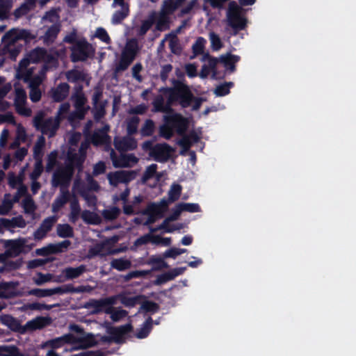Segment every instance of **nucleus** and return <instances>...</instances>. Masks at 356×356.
Segmentation results:
<instances>
[{
  "instance_id": "obj_1",
  "label": "nucleus",
  "mask_w": 356,
  "mask_h": 356,
  "mask_svg": "<svg viewBox=\"0 0 356 356\" xmlns=\"http://www.w3.org/2000/svg\"><path fill=\"white\" fill-rule=\"evenodd\" d=\"M65 344L72 346V350L86 349L97 344L94 335L91 333L84 334L81 337H76L71 333L64 334L45 341L42 343L40 347L42 349L52 348L56 349L63 347Z\"/></svg>"
},
{
  "instance_id": "obj_2",
  "label": "nucleus",
  "mask_w": 356,
  "mask_h": 356,
  "mask_svg": "<svg viewBox=\"0 0 356 356\" xmlns=\"http://www.w3.org/2000/svg\"><path fill=\"white\" fill-rule=\"evenodd\" d=\"M140 50L136 39L128 40L122 49L119 60L113 70L115 76L128 69Z\"/></svg>"
},
{
  "instance_id": "obj_3",
  "label": "nucleus",
  "mask_w": 356,
  "mask_h": 356,
  "mask_svg": "<svg viewBox=\"0 0 356 356\" xmlns=\"http://www.w3.org/2000/svg\"><path fill=\"white\" fill-rule=\"evenodd\" d=\"M81 139V134L78 132L69 134V149L67 157L69 161L76 166H81L86 158V151L88 147V143H82L79 147L77 144Z\"/></svg>"
},
{
  "instance_id": "obj_4",
  "label": "nucleus",
  "mask_w": 356,
  "mask_h": 356,
  "mask_svg": "<svg viewBox=\"0 0 356 356\" xmlns=\"http://www.w3.org/2000/svg\"><path fill=\"white\" fill-rule=\"evenodd\" d=\"M163 91L169 95V102H178L183 108L190 106L193 95L188 86L180 81H175L174 87L171 88H165Z\"/></svg>"
},
{
  "instance_id": "obj_5",
  "label": "nucleus",
  "mask_w": 356,
  "mask_h": 356,
  "mask_svg": "<svg viewBox=\"0 0 356 356\" xmlns=\"http://www.w3.org/2000/svg\"><path fill=\"white\" fill-rule=\"evenodd\" d=\"M60 121L56 117H47L44 111L38 112L33 118L35 128L49 138L54 136L60 127Z\"/></svg>"
},
{
  "instance_id": "obj_6",
  "label": "nucleus",
  "mask_w": 356,
  "mask_h": 356,
  "mask_svg": "<svg viewBox=\"0 0 356 356\" xmlns=\"http://www.w3.org/2000/svg\"><path fill=\"white\" fill-rule=\"evenodd\" d=\"M198 0H190L188 1L187 0H164L161 10L170 15L180 8L178 16L183 17L192 13L195 8L198 7Z\"/></svg>"
},
{
  "instance_id": "obj_7",
  "label": "nucleus",
  "mask_w": 356,
  "mask_h": 356,
  "mask_svg": "<svg viewBox=\"0 0 356 356\" xmlns=\"http://www.w3.org/2000/svg\"><path fill=\"white\" fill-rule=\"evenodd\" d=\"M225 22L234 31V34L246 26L247 22L242 13V8L235 1L229 3Z\"/></svg>"
},
{
  "instance_id": "obj_8",
  "label": "nucleus",
  "mask_w": 356,
  "mask_h": 356,
  "mask_svg": "<svg viewBox=\"0 0 356 356\" xmlns=\"http://www.w3.org/2000/svg\"><path fill=\"white\" fill-rule=\"evenodd\" d=\"M71 99L74 103L75 111L68 115V121L70 123H73L77 120L83 119L86 114L89 111L90 106H85L87 103V98L81 88L76 90V91L72 95Z\"/></svg>"
},
{
  "instance_id": "obj_9",
  "label": "nucleus",
  "mask_w": 356,
  "mask_h": 356,
  "mask_svg": "<svg viewBox=\"0 0 356 356\" xmlns=\"http://www.w3.org/2000/svg\"><path fill=\"white\" fill-rule=\"evenodd\" d=\"M13 105L19 115L24 117L32 115V110L27 105L26 92L19 83L14 84Z\"/></svg>"
},
{
  "instance_id": "obj_10",
  "label": "nucleus",
  "mask_w": 356,
  "mask_h": 356,
  "mask_svg": "<svg viewBox=\"0 0 356 356\" xmlns=\"http://www.w3.org/2000/svg\"><path fill=\"white\" fill-rule=\"evenodd\" d=\"M74 168H81L72 164L67 159L66 164L65 166L59 167L54 172L51 179V184L54 187L67 186L72 177Z\"/></svg>"
},
{
  "instance_id": "obj_11",
  "label": "nucleus",
  "mask_w": 356,
  "mask_h": 356,
  "mask_svg": "<svg viewBox=\"0 0 356 356\" xmlns=\"http://www.w3.org/2000/svg\"><path fill=\"white\" fill-rule=\"evenodd\" d=\"M201 61L204 63L202 66V69L199 74V76L202 79H205L211 74L213 79H218L223 77V75L218 73L217 70V66L220 62L219 58H216L207 52L204 54L201 58Z\"/></svg>"
},
{
  "instance_id": "obj_12",
  "label": "nucleus",
  "mask_w": 356,
  "mask_h": 356,
  "mask_svg": "<svg viewBox=\"0 0 356 356\" xmlns=\"http://www.w3.org/2000/svg\"><path fill=\"white\" fill-rule=\"evenodd\" d=\"M94 50L90 44L86 40H79L72 48V60L83 61L93 54Z\"/></svg>"
},
{
  "instance_id": "obj_13",
  "label": "nucleus",
  "mask_w": 356,
  "mask_h": 356,
  "mask_svg": "<svg viewBox=\"0 0 356 356\" xmlns=\"http://www.w3.org/2000/svg\"><path fill=\"white\" fill-rule=\"evenodd\" d=\"M34 38L35 35L30 31L15 28L8 31L2 40L4 44H8V49H9V45L14 44L18 40L30 41Z\"/></svg>"
},
{
  "instance_id": "obj_14",
  "label": "nucleus",
  "mask_w": 356,
  "mask_h": 356,
  "mask_svg": "<svg viewBox=\"0 0 356 356\" xmlns=\"http://www.w3.org/2000/svg\"><path fill=\"white\" fill-rule=\"evenodd\" d=\"M118 297H107L101 299H90L84 304L83 307L90 310V314H96L102 312L108 306H113L116 304Z\"/></svg>"
},
{
  "instance_id": "obj_15",
  "label": "nucleus",
  "mask_w": 356,
  "mask_h": 356,
  "mask_svg": "<svg viewBox=\"0 0 356 356\" xmlns=\"http://www.w3.org/2000/svg\"><path fill=\"white\" fill-rule=\"evenodd\" d=\"M138 173L135 170H118L109 172L107 179L111 186H117L120 184H128L134 180Z\"/></svg>"
},
{
  "instance_id": "obj_16",
  "label": "nucleus",
  "mask_w": 356,
  "mask_h": 356,
  "mask_svg": "<svg viewBox=\"0 0 356 356\" xmlns=\"http://www.w3.org/2000/svg\"><path fill=\"white\" fill-rule=\"evenodd\" d=\"M88 271L86 265L79 266H67L62 269L60 274L54 280L57 282H63L67 280L77 279Z\"/></svg>"
},
{
  "instance_id": "obj_17",
  "label": "nucleus",
  "mask_w": 356,
  "mask_h": 356,
  "mask_svg": "<svg viewBox=\"0 0 356 356\" xmlns=\"http://www.w3.org/2000/svg\"><path fill=\"white\" fill-rule=\"evenodd\" d=\"M110 150V157L115 168H129L137 163L138 159L134 154H122L118 157L113 149L106 147Z\"/></svg>"
},
{
  "instance_id": "obj_18",
  "label": "nucleus",
  "mask_w": 356,
  "mask_h": 356,
  "mask_svg": "<svg viewBox=\"0 0 356 356\" xmlns=\"http://www.w3.org/2000/svg\"><path fill=\"white\" fill-rule=\"evenodd\" d=\"M161 91L163 92V95H157L152 102V112H161L168 115L172 112L171 106L174 104L169 102V95H167L163 91V89Z\"/></svg>"
},
{
  "instance_id": "obj_19",
  "label": "nucleus",
  "mask_w": 356,
  "mask_h": 356,
  "mask_svg": "<svg viewBox=\"0 0 356 356\" xmlns=\"http://www.w3.org/2000/svg\"><path fill=\"white\" fill-rule=\"evenodd\" d=\"M173 152L174 149L168 144L160 143L152 147L149 155L154 157L156 161L165 162L170 159Z\"/></svg>"
},
{
  "instance_id": "obj_20",
  "label": "nucleus",
  "mask_w": 356,
  "mask_h": 356,
  "mask_svg": "<svg viewBox=\"0 0 356 356\" xmlns=\"http://www.w3.org/2000/svg\"><path fill=\"white\" fill-rule=\"evenodd\" d=\"M28 239L26 238H19L14 240H8L5 242L6 248V254L8 257H17L24 250L26 247Z\"/></svg>"
},
{
  "instance_id": "obj_21",
  "label": "nucleus",
  "mask_w": 356,
  "mask_h": 356,
  "mask_svg": "<svg viewBox=\"0 0 356 356\" xmlns=\"http://www.w3.org/2000/svg\"><path fill=\"white\" fill-rule=\"evenodd\" d=\"M164 122H168L172 129H175L179 134H182L187 129L188 122L178 113H170L164 115Z\"/></svg>"
},
{
  "instance_id": "obj_22",
  "label": "nucleus",
  "mask_w": 356,
  "mask_h": 356,
  "mask_svg": "<svg viewBox=\"0 0 356 356\" xmlns=\"http://www.w3.org/2000/svg\"><path fill=\"white\" fill-rule=\"evenodd\" d=\"M182 210L179 206V204H177L172 210V213L170 216L166 218L163 222L161 224L160 228H166L167 233H171L176 230H179L184 227V224H177L173 226H169V223L171 221H175L179 219L181 213H182Z\"/></svg>"
},
{
  "instance_id": "obj_23",
  "label": "nucleus",
  "mask_w": 356,
  "mask_h": 356,
  "mask_svg": "<svg viewBox=\"0 0 356 356\" xmlns=\"http://www.w3.org/2000/svg\"><path fill=\"white\" fill-rule=\"evenodd\" d=\"M133 326L131 323H127L118 327H106V332L112 335L114 342L120 343L124 341V336L131 332Z\"/></svg>"
},
{
  "instance_id": "obj_24",
  "label": "nucleus",
  "mask_w": 356,
  "mask_h": 356,
  "mask_svg": "<svg viewBox=\"0 0 356 356\" xmlns=\"http://www.w3.org/2000/svg\"><path fill=\"white\" fill-rule=\"evenodd\" d=\"M24 59H28L29 63L44 61L47 63L56 64L54 58L49 55L47 51L42 48H36L32 50Z\"/></svg>"
},
{
  "instance_id": "obj_25",
  "label": "nucleus",
  "mask_w": 356,
  "mask_h": 356,
  "mask_svg": "<svg viewBox=\"0 0 356 356\" xmlns=\"http://www.w3.org/2000/svg\"><path fill=\"white\" fill-rule=\"evenodd\" d=\"M117 241V238H111L109 240H106L102 243H97L90 250V253L92 256L99 255V256H106L108 254H113L118 253V251L116 250H113L110 247L111 242L115 243Z\"/></svg>"
},
{
  "instance_id": "obj_26",
  "label": "nucleus",
  "mask_w": 356,
  "mask_h": 356,
  "mask_svg": "<svg viewBox=\"0 0 356 356\" xmlns=\"http://www.w3.org/2000/svg\"><path fill=\"white\" fill-rule=\"evenodd\" d=\"M72 191L74 193L80 194L84 198L88 207H96V196L88 193L84 184L81 181V180L76 179L74 181Z\"/></svg>"
},
{
  "instance_id": "obj_27",
  "label": "nucleus",
  "mask_w": 356,
  "mask_h": 356,
  "mask_svg": "<svg viewBox=\"0 0 356 356\" xmlns=\"http://www.w3.org/2000/svg\"><path fill=\"white\" fill-rule=\"evenodd\" d=\"M30 63L28 59H22L19 62L15 74L17 79H23L24 82H28L29 79L33 77L35 69L29 67Z\"/></svg>"
},
{
  "instance_id": "obj_28",
  "label": "nucleus",
  "mask_w": 356,
  "mask_h": 356,
  "mask_svg": "<svg viewBox=\"0 0 356 356\" xmlns=\"http://www.w3.org/2000/svg\"><path fill=\"white\" fill-rule=\"evenodd\" d=\"M57 221L55 216L48 217L45 218L40 227L33 233V237L35 240H41L46 236L47 233L52 229L54 225Z\"/></svg>"
},
{
  "instance_id": "obj_29",
  "label": "nucleus",
  "mask_w": 356,
  "mask_h": 356,
  "mask_svg": "<svg viewBox=\"0 0 356 356\" xmlns=\"http://www.w3.org/2000/svg\"><path fill=\"white\" fill-rule=\"evenodd\" d=\"M129 135L122 138H114V145L119 151L124 152L132 150L137 147L136 140Z\"/></svg>"
},
{
  "instance_id": "obj_30",
  "label": "nucleus",
  "mask_w": 356,
  "mask_h": 356,
  "mask_svg": "<svg viewBox=\"0 0 356 356\" xmlns=\"http://www.w3.org/2000/svg\"><path fill=\"white\" fill-rule=\"evenodd\" d=\"M109 129L110 127L105 124L102 129L96 131L92 136V143L95 145L110 144L111 138L107 134Z\"/></svg>"
},
{
  "instance_id": "obj_31",
  "label": "nucleus",
  "mask_w": 356,
  "mask_h": 356,
  "mask_svg": "<svg viewBox=\"0 0 356 356\" xmlns=\"http://www.w3.org/2000/svg\"><path fill=\"white\" fill-rule=\"evenodd\" d=\"M26 226V222L22 216L12 218L11 219L0 218V227L11 229L15 227L24 228Z\"/></svg>"
},
{
  "instance_id": "obj_32",
  "label": "nucleus",
  "mask_w": 356,
  "mask_h": 356,
  "mask_svg": "<svg viewBox=\"0 0 356 356\" xmlns=\"http://www.w3.org/2000/svg\"><path fill=\"white\" fill-rule=\"evenodd\" d=\"M171 20L170 15L165 14L161 10L159 12H156L155 17V29L159 31H164L170 29Z\"/></svg>"
},
{
  "instance_id": "obj_33",
  "label": "nucleus",
  "mask_w": 356,
  "mask_h": 356,
  "mask_svg": "<svg viewBox=\"0 0 356 356\" xmlns=\"http://www.w3.org/2000/svg\"><path fill=\"white\" fill-rule=\"evenodd\" d=\"M51 323V320L49 317L39 316L28 321L25 325V328L30 331L40 330L50 325Z\"/></svg>"
},
{
  "instance_id": "obj_34",
  "label": "nucleus",
  "mask_w": 356,
  "mask_h": 356,
  "mask_svg": "<svg viewBox=\"0 0 356 356\" xmlns=\"http://www.w3.org/2000/svg\"><path fill=\"white\" fill-rule=\"evenodd\" d=\"M185 269V268H177L169 272L158 275L156 280L154 281V284L160 285L172 280L177 275L182 274Z\"/></svg>"
},
{
  "instance_id": "obj_35",
  "label": "nucleus",
  "mask_w": 356,
  "mask_h": 356,
  "mask_svg": "<svg viewBox=\"0 0 356 356\" xmlns=\"http://www.w3.org/2000/svg\"><path fill=\"white\" fill-rule=\"evenodd\" d=\"M70 86L67 83H63L51 90V97L56 102H61L69 94Z\"/></svg>"
},
{
  "instance_id": "obj_36",
  "label": "nucleus",
  "mask_w": 356,
  "mask_h": 356,
  "mask_svg": "<svg viewBox=\"0 0 356 356\" xmlns=\"http://www.w3.org/2000/svg\"><path fill=\"white\" fill-rule=\"evenodd\" d=\"M104 312L110 315V318L113 322H119L128 315L127 311L120 307H113L112 306H108L104 309Z\"/></svg>"
},
{
  "instance_id": "obj_37",
  "label": "nucleus",
  "mask_w": 356,
  "mask_h": 356,
  "mask_svg": "<svg viewBox=\"0 0 356 356\" xmlns=\"http://www.w3.org/2000/svg\"><path fill=\"white\" fill-rule=\"evenodd\" d=\"M239 56L233 55L231 53L222 54L219 57L220 62L222 63L231 72H233L235 70V64L239 60Z\"/></svg>"
},
{
  "instance_id": "obj_38",
  "label": "nucleus",
  "mask_w": 356,
  "mask_h": 356,
  "mask_svg": "<svg viewBox=\"0 0 356 356\" xmlns=\"http://www.w3.org/2000/svg\"><path fill=\"white\" fill-rule=\"evenodd\" d=\"M69 193L67 190L61 188L60 195L52 204V211L58 212L68 201Z\"/></svg>"
},
{
  "instance_id": "obj_39",
  "label": "nucleus",
  "mask_w": 356,
  "mask_h": 356,
  "mask_svg": "<svg viewBox=\"0 0 356 356\" xmlns=\"http://www.w3.org/2000/svg\"><path fill=\"white\" fill-rule=\"evenodd\" d=\"M81 219L90 225H99L102 221V217L97 213L89 210L82 211Z\"/></svg>"
},
{
  "instance_id": "obj_40",
  "label": "nucleus",
  "mask_w": 356,
  "mask_h": 356,
  "mask_svg": "<svg viewBox=\"0 0 356 356\" xmlns=\"http://www.w3.org/2000/svg\"><path fill=\"white\" fill-rule=\"evenodd\" d=\"M113 297H118V300H120L122 304L129 307H134L144 298L143 296H130L127 294H120Z\"/></svg>"
},
{
  "instance_id": "obj_41",
  "label": "nucleus",
  "mask_w": 356,
  "mask_h": 356,
  "mask_svg": "<svg viewBox=\"0 0 356 356\" xmlns=\"http://www.w3.org/2000/svg\"><path fill=\"white\" fill-rule=\"evenodd\" d=\"M81 209L80 204L76 199L70 202V213L68 216L70 222L75 223L79 218H81Z\"/></svg>"
},
{
  "instance_id": "obj_42",
  "label": "nucleus",
  "mask_w": 356,
  "mask_h": 356,
  "mask_svg": "<svg viewBox=\"0 0 356 356\" xmlns=\"http://www.w3.org/2000/svg\"><path fill=\"white\" fill-rule=\"evenodd\" d=\"M168 207V202L166 200H162L159 204H150L146 211L147 213H151L153 216H156L159 218L162 217L163 212Z\"/></svg>"
},
{
  "instance_id": "obj_43",
  "label": "nucleus",
  "mask_w": 356,
  "mask_h": 356,
  "mask_svg": "<svg viewBox=\"0 0 356 356\" xmlns=\"http://www.w3.org/2000/svg\"><path fill=\"white\" fill-rule=\"evenodd\" d=\"M156 12H151L147 18L143 20L141 23V25L138 31V35L140 36L144 35L148 30L152 26L155 22Z\"/></svg>"
},
{
  "instance_id": "obj_44",
  "label": "nucleus",
  "mask_w": 356,
  "mask_h": 356,
  "mask_svg": "<svg viewBox=\"0 0 356 356\" xmlns=\"http://www.w3.org/2000/svg\"><path fill=\"white\" fill-rule=\"evenodd\" d=\"M47 70V66L44 65L42 69L33 77L28 81L29 88H40V86L45 79V73Z\"/></svg>"
},
{
  "instance_id": "obj_45",
  "label": "nucleus",
  "mask_w": 356,
  "mask_h": 356,
  "mask_svg": "<svg viewBox=\"0 0 356 356\" xmlns=\"http://www.w3.org/2000/svg\"><path fill=\"white\" fill-rule=\"evenodd\" d=\"M140 118L136 115L128 116L125 121L124 124L128 135H132L137 132Z\"/></svg>"
},
{
  "instance_id": "obj_46",
  "label": "nucleus",
  "mask_w": 356,
  "mask_h": 356,
  "mask_svg": "<svg viewBox=\"0 0 356 356\" xmlns=\"http://www.w3.org/2000/svg\"><path fill=\"white\" fill-rule=\"evenodd\" d=\"M22 207L24 212L26 214L31 216L33 218L35 214L37 206L30 195H26L22 201Z\"/></svg>"
},
{
  "instance_id": "obj_47",
  "label": "nucleus",
  "mask_w": 356,
  "mask_h": 356,
  "mask_svg": "<svg viewBox=\"0 0 356 356\" xmlns=\"http://www.w3.org/2000/svg\"><path fill=\"white\" fill-rule=\"evenodd\" d=\"M17 286L15 282L0 283V298H10L13 296V290Z\"/></svg>"
},
{
  "instance_id": "obj_48",
  "label": "nucleus",
  "mask_w": 356,
  "mask_h": 356,
  "mask_svg": "<svg viewBox=\"0 0 356 356\" xmlns=\"http://www.w3.org/2000/svg\"><path fill=\"white\" fill-rule=\"evenodd\" d=\"M60 31V24H54L51 25L45 32L43 36L44 42L47 44L52 43L57 37Z\"/></svg>"
},
{
  "instance_id": "obj_49",
  "label": "nucleus",
  "mask_w": 356,
  "mask_h": 356,
  "mask_svg": "<svg viewBox=\"0 0 356 356\" xmlns=\"http://www.w3.org/2000/svg\"><path fill=\"white\" fill-rule=\"evenodd\" d=\"M209 39L211 44V49L213 51H218L223 47V42L220 35L216 32L213 31H209Z\"/></svg>"
},
{
  "instance_id": "obj_50",
  "label": "nucleus",
  "mask_w": 356,
  "mask_h": 356,
  "mask_svg": "<svg viewBox=\"0 0 356 356\" xmlns=\"http://www.w3.org/2000/svg\"><path fill=\"white\" fill-rule=\"evenodd\" d=\"M111 266L119 271H123L131 268V262L129 259L124 257L113 259L111 261Z\"/></svg>"
},
{
  "instance_id": "obj_51",
  "label": "nucleus",
  "mask_w": 356,
  "mask_h": 356,
  "mask_svg": "<svg viewBox=\"0 0 356 356\" xmlns=\"http://www.w3.org/2000/svg\"><path fill=\"white\" fill-rule=\"evenodd\" d=\"M0 322L13 330H16L19 327V321L8 314L0 316Z\"/></svg>"
},
{
  "instance_id": "obj_52",
  "label": "nucleus",
  "mask_w": 356,
  "mask_h": 356,
  "mask_svg": "<svg viewBox=\"0 0 356 356\" xmlns=\"http://www.w3.org/2000/svg\"><path fill=\"white\" fill-rule=\"evenodd\" d=\"M56 233L61 238H70L74 236L73 228L68 224L57 225Z\"/></svg>"
},
{
  "instance_id": "obj_53",
  "label": "nucleus",
  "mask_w": 356,
  "mask_h": 356,
  "mask_svg": "<svg viewBox=\"0 0 356 356\" xmlns=\"http://www.w3.org/2000/svg\"><path fill=\"white\" fill-rule=\"evenodd\" d=\"M207 40L205 38L202 37H198L194 44L192 46V50L193 53L194 54V56H196L197 55H204V54H206L204 52V49L206 47Z\"/></svg>"
},
{
  "instance_id": "obj_54",
  "label": "nucleus",
  "mask_w": 356,
  "mask_h": 356,
  "mask_svg": "<svg viewBox=\"0 0 356 356\" xmlns=\"http://www.w3.org/2000/svg\"><path fill=\"white\" fill-rule=\"evenodd\" d=\"M120 213V209L117 207H112L102 211V215L104 220L112 221L118 218Z\"/></svg>"
},
{
  "instance_id": "obj_55",
  "label": "nucleus",
  "mask_w": 356,
  "mask_h": 356,
  "mask_svg": "<svg viewBox=\"0 0 356 356\" xmlns=\"http://www.w3.org/2000/svg\"><path fill=\"white\" fill-rule=\"evenodd\" d=\"M152 324L153 321L152 318L149 317L137 332L136 337L138 339H143L146 337L152 328Z\"/></svg>"
},
{
  "instance_id": "obj_56",
  "label": "nucleus",
  "mask_w": 356,
  "mask_h": 356,
  "mask_svg": "<svg viewBox=\"0 0 356 356\" xmlns=\"http://www.w3.org/2000/svg\"><path fill=\"white\" fill-rule=\"evenodd\" d=\"M0 356H23L15 346H0Z\"/></svg>"
},
{
  "instance_id": "obj_57",
  "label": "nucleus",
  "mask_w": 356,
  "mask_h": 356,
  "mask_svg": "<svg viewBox=\"0 0 356 356\" xmlns=\"http://www.w3.org/2000/svg\"><path fill=\"white\" fill-rule=\"evenodd\" d=\"M181 190L182 187L180 184H173L168 191V202H174L179 200Z\"/></svg>"
},
{
  "instance_id": "obj_58",
  "label": "nucleus",
  "mask_w": 356,
  "mask_h": 356,
  "mask_svg": "<svg viewBox=\"0 0 356 356\" xmlns=\"http://www.w3.org/2000/svg\"><path fill=\"white\" fill-rule=\"evenodd\" d=\"M71 242L65 240L57 243L49 244L50 252L53 254L63 252L68 249L70 246Z\"/></svg>"
},
{
  "instance_id": "obj_59",
  "label": "nucleus",
  "mask_w": 356,
  "mask_h": 356,
  "mask_svg": "<svg viewBox=\"0 0 356 356\" xmlns=\"http://www.w3.org/2000/svg\"><path fill=\"white\" fill-rule=\"evenodd\" d=\"M107 102H102L93 105L92 113L95 120L99 121L104 118L106 114L105 106Z\"/></svg>"
},
{
  "instance_id": "obj_60",
  "label": "nucleus",
  "mask_w": 356,
  "mask_h": 356,
  "mask_svg": "<svg viewBox=\"0 0 356 356\" xmlns=\"http://www.w3.org/2000/svg\"><path fill=\"white\" fill-rule=\"evenodd\" d=\"M66 78L69 81L76 82L78 81H83L86 78V74L83 72L78 70H72L66 72Z\"/></svg>"
},
{
  "instance_id": "obj_61",
  "label": "nucleus",
  "mask_w": 356,
  "mask_h": 356,
  "mask_svg": "<svg viewBox=\"0 0 356 356\" xmlns=\"http://www.w3.org/2000/svg\"><path fill=\"white\" fill-rule=\"evenodd\" d=\"M9 194H6L2 204L0 205V215H6L9 213L13 207V201L10 198Z\"/></svg>"
},
{
  "instance_id": "obj_62",
  "label": "nucleus",
  "mask_w": 356,
  "mask_h": 356,
  "mask_svg": "<svg viewBox=\"0 0 356 356\" xmlns=\"http://www.w3.org/2000/svg\"><path fill=\"white\" fill-rule=\"evenodd\" d=\"M34 6H35L32 4H29L25 2L14 10L13 15L16 19H19L21 17L26 15L31 9L33 8Z\"/></svg>"
},
{
  "instance_id": "obj_63",
  "label": "nucleus",
  "mask_w": 356,
  "mask_h": 356,
  "mask_svg": "<svg viewBox=\"0 0 356 356\" xmlns=\"http://www.w3.org/2000/svg\"><path fill=\"white\" fill-rule=\"evenodd\" d=\"M120 8L113 15V22L115 24L120 23L124 19L129 13L128 6H119Z\"/></svg>"
},
{
  "instance_id": "obj_64",
  "label": "nucleus",
  "mask_w": 356,
  "mask_h": 356,
  "mask_svg": "<svg viewBox=\"0 0 356 356\" xmlns=\"http://www.w3.org/2000/svg\"><path fill=\"white\" fill-rule=\"evenodd\" d=\"M13 5V0H0V18L4 19L7 17V15L12 8Z\"/></svg>"
}]
</instances>
